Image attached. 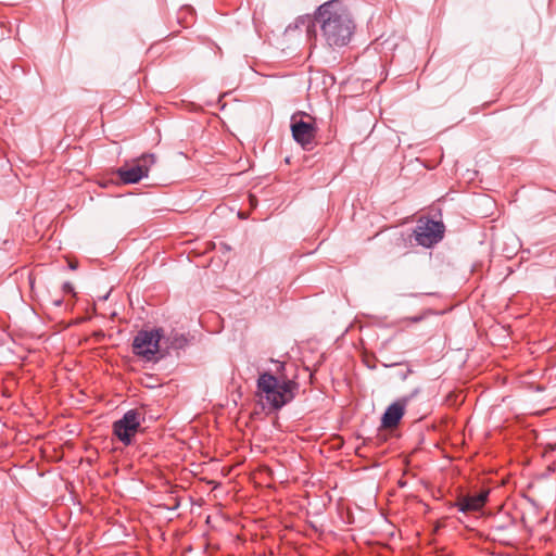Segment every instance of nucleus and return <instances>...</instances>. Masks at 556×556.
I'll return each instance as SVG.
<instances>
[{"label": "nucleus", "mask_w": 556, "mask_h": 556, "mask_svg": "<svg viewBox=\"0 0 556 556\" xmlns=\"http://www.w3.org/2000/svg\"><path fill=\"white\" fill-rule=\"evenodd\" d=\"M422 319V316H414V317H410L409 320L413 321V323H418Z\"/></svg>", "instance_id": "nucleus-15"}, {"label": "nucleus", "mask_w": 556, "mask_h": 556, "mask_svg": "<svg viewBox=\"0 0 556 556\" xmlns=\"http://www.w3.org/2000/svg\"><path fill=\"white\" fill-rule=\"evenodd\" d=\"M163 338L164 330L162 328L141 329L134 338L132 353L148 362H157L168 355V352L163 351L162 348Z\"/></svg>", "instance_id": "nucleus-3"}, {"label": "nucleus", "mask_w": 556, "mask_h": 556, "mask_svg": "<svg viewBox=\"0 0 556 556\" xmlns=\"http://www.w3.org/2000/svg\"><path fill=\"white\" fill-rule=\"evenodd\" d=\"M63 291L66 292V293H72L74 292V287L71 282L66 281L63 283Z\"/></svg>", "instance_id": "nucleus-14"}, {"label": "nucleus", "mask_w": 556, "mask_h": 556, "mask_svg": "<svg viewBox=\"0 0 556 556\" xmlns=\"http://www.w3.org/2000/svg\"><path fill=\"white\" fill-rule=\"evenodd\" d=\"M156 163L154 153L142 154L135 161L131 166L124 165L116 169V175L126 185L139 182L142 178L148 177L151 167Z\"/></svg>", "instance_id": "nucleus-4"}, {"label": "nucleus", "mask_w": 556, "mask_h": 556, "mask_svg": "<svg viewBox=\"0 0 556 556\" xmlns=\"http://www.w3.org/2000/svg\"><path fill=\"white\" fill-rule=\"evenodd\" d=\"M397 365H401V363L383 364L384 367H393V366H397Z\"/></svg>", "instance_id": "nucleus-17"}, {"label": "nucleus", "mask_w": 556, "mask_h": 556, "mask_svg": "<svg viewBox=\"0 0 556 556\" xmlns=\"http://www.w3.org/2000/svg\"><path fill=\"white\" fill-rule=\"evenodd\" d=\"M188 343L189 339L187 334L176 330H172L168 334L164 333V338L162 339V345H165L163 351H167L168 353L169 350H182L188 345Z\"/></svg>", "instance_id": "nucleus-10"}, {"label": "nucleus", "mask_w": 556, "mask_h": 556, "mask_svg": "<svg viewBox=\"0 0 556 556\" xmlns=\"http://www.w3.org/2000/svg\"><path fill=\"white\" fill-rule=\"evenodd\" d=\"M421 389L419 387L415 388L409 394L403 395L402 397L397 399L403 405L406 407L407 404L415 399L419 393Z\"/></svg>", "instance_id": "nucleus-11"}, {"label": "nucleus", "mask_w": 556, "mask_h": 556, "mask_svg": "<svg viewBox=\"0 0 556 556\" xmlns=\"http://www.w3.org/2000/svg\"><path fill=\"white\" fill-rule=\"evenodd\" d=\"M62 304H63V300L62 299H58V300L53 301V305L56 306V307L61 306Z\"/></svg>", "instance_id": "nucleus-16"}, {"label": "nucleus", "mask_w": 556, "mask_h": 556, "mask_svg": "<svg viewBox=\"0 0 556 556\" xmlns=\"http://www.w3.org/2000/svg\"><path fill=\"white\" fill-rule=\"evenodd\" d=\"M317 23L326 43L331 47L346 46L354 33L355 24L341 0H330L320 4L314 16H299L294 27L305 26L307 33Z\"/></svg>", "instance_id": "nucleus-1"}, {"label": "nucleus", "mask_w": 556, "mask_h": 556, "mask_svg": "<svg viewBox=\"0 0 556 556\" xmlns=\"http://www.w3.org/2000/svg\"><path fill=\"white\" fill-rule=\"evenodd\" d=\"M140 425V414L136 409H129L113 422V433L124 445H130Z\"/></svg>", "instance_id": "nucleus-6"}, {"label": "nucleus", "mask_w": 556, "mask_h": 556, "mask_svg": "<svg viewBox=\"0 0 556 556\" xmlns=\"http://www.w3.org/2000/svg\"><path fill=\"white\" fill-rule=\"evenodd\" d=\"M278 377L265 371L261 374L256 381L257 392L264 394L266 403L274 409H280L290 403L299 389V383L291 379L282 378L281 372L286 368L283 362L274 361Z\"/></svg>", "instance_id": "nucleus-2"}, {"label": "nucleus", "mask_w": 556, "mask_h": 556, "mask_svg": "<svg viewBox=\"0 0 556 556\" xmlns=\"http://www.w3.org/2000/svg\"><path fill=\"white\" fill-rule=\"evenodd\" d=\"M445 226L441 220H419L414 229L415 241L424 247L431 248L443 239Z\"/></svg>", "instance_id": "nucleus-5"}, {"label": "nucleus", "mask_w": 556, "mask_h": 556, "mask_svg": "<svg viewBox=\"0 0 556 556\" xmlns=\"http://www.w3.org/2000/svg\"><path fill=\"white\" fill-rule=\"evenodd\" d=\"M508 529L509 527L507 525H494L491 528V533L493 538H500V533H504Z\"/></svg>", "instance_id": "nucleus-12"}, {"label": "nucleus", "mask_w": 556, "mask_h": 556, "mask_svg": "<svg viewBox=\"0 0 556 556\" xmlns=\"http://www.w3.org/2000/svg\"><path fill=\"white\" fill-rule=\"evenodd\" d=\"M486 498L488 492H482L473 496L459 498L458 502L455 503V506H457L458 510L462 513L477 511L485 504Z\"/></svg>", "instance_id": "nucleus-9"}, {"label": "nucleus", "mask_w": 556, "mask_h": 556, "mask_svg": "<svg viewBox=\"0 0 556 556\" xmlns=\"http://www.w3.org/2000/svg\"><path fill=\"white\" fill-rule=\"evenodd\" d=\"M494 539H495V540H500V541L505 542V543H507V542H508L507 540H504V538H503V533H500V538H494Z\"/></svg>", "instance_id": "nucleus-18"}, {"label": "nucleus", "mask_w": 556, "mask_h": 556, "mask_svg": "<svg viewBox=\"0 0 556 556\" xmlns=\"http://www.w3.org/2000/svg\"><path fill=\"white\" fill-rule=\"evenodd\" d=\"M291 132L294 141L304 150H313L317 135V127L314 122L298 119L293 115L291 118Z\"/></svg>", "instance_id": "nucleus-7"}, {"label": "nucleus", "mask_w": 556, "mask_h": 556, "mask_svg": "<svg viewBox=\"0 0 556 556\" xmlns=\"http://www.w3.org/2000/svg\"><path fill=\"white\" fill-rule=\"evenodd\" d=\"M412 372H413L412 368L406 367V369H404V370H400V371L397 372V377H399L401 380H403V381H404V380H406V379H407V377H408Z\"/></svg>", "instance_id": "nucleus-13"}, {"label": "nucleus", "mask_w": 556, "mask_h": 556, "mask_svg": "<svg viewBox=\"0 0 556 556\" xmlns=\"http://www.w3.org/2000/svg\"><path fill=\"white\" fill-rule=\"evenodd\" d=\"M405 414V406L399 400L390 404L381 417V427L384 429L395 428Z\"/></svg>", "instance_id": "nucleus-8"}]
</instances>
